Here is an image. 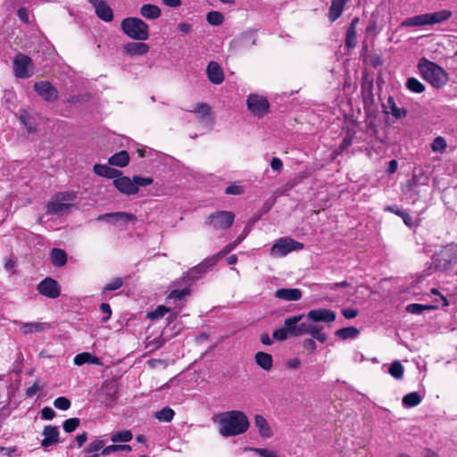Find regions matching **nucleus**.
<instances>
[{"mask_svg":"<svg viewBox=\"0 0 457 457\" xmlns=\"http://www.w3.org/2000/svg\"><path fill=\"white\" fill-rule=\"evenodd\" d=\"M452 12L449 10H442L436 12L428 13L430 25L444 22L452 17Z\"/></svg>","mask_w":457,"mask_h":457,"instance_id":"36","label":"nucleus"},{"mask_svg":"<svg viewBox=\"0 0 457 457\" xmlns=\"http://www.w3.org/2000/svg\"><path fill=\"white\" fill-rule=\"evenodd\" d=\"M108 162L112 166L125 167L129 162V155L127 151L122 150L111 156Z\"/></svg>","mask_w":457,"mask_h":457,"instance_id":"34","label":"nucleus"},{"mask_svg":"<svg viewBox=\"0 0 457 457\" xmlns=\"http://www.w3.org/2000/svg\"><path fill=\"white\" fill-rule=\"evenodd\" d=\"M154 180L149 177L134 176L132 179L120 175L112 181L116 189L127 195H136L139 187L153 184Z\"/></svg>","mask_w":457,"mask_h":457,"instance_id":"3","label":"nucleus"},{"mask_svg":"<svg viewBox=\"0 0 457 457\" xmlns=\"http://www.w3.org/2000/svg\"><path fill=\"white\" fill-rule=\"evenodd\" d=\"M54 406L59 410L66 411L71 407V402L68 398L60 396L54 401Z\"/></svg>","mask_w":457,"mask_h":457,"instance_id":"52","label":"nucleus"},{"mask_svg":"<svg viewBox=\"0 0 457 457\" xmlns=\"http://www.w3.org/2000/svg\"><path fill=\"white\" fill-rule=\"evenodd\" d=\"M190 112L195 115V118L200 123L205 126H212L213 124V117L208 104L198 103Z\"/></svg>","mask_w":457,"mask_h":457,"instance_id":"13","label":"nucleus"},{"mask_svg":"<svg viewBox=\"0 0 457 457\" xmlns=\"http://www.w3.org/2000/svg\"><path fill=\"white\" fill-rule=\"evenodd\" d=\"M270 167L273 170L279 171L283 167L282 161L278 157L272 158L270 162Z\"/></svg>","mask_w":457,"mask_h":457,"instance_id":"64","label":"nucleus"},{"mask_svg":"<svg viewBox=\"0 0 457 457\" xmlns=\"http://www.w3.org/2000/svg\"><path fill=\"white\" fill-rule=\"evenodd\" d=\"M76 196L75 192H61L54 195L57 200L62 203L71 202L76 199Z\"/></svg>","mask_w":457,"mask_h":457,"instance_id":"53","label":"nucleus"},{"mask_svg":"<svg viewBox=\"0 0 457 457\" xmlns=\"http://www.w3.org/2000/svg\"><path fill=\"white\" fill-rule=\"evenodd\" d=\"M447 143L444 137L438 136L431 143V150L435 153H444L446 150Z\"/></svg>","mask_w":457,"mask_h":457,"instance_id":"44","label":"nucleus"},{"mask_svg":"<svg viewBox=\"0 0 457 457\" xmlns=\"http://www.w3.org/2000/svg\"><path fill=\"white\" fill-rule=\"evenodd\" d=\"M123 51L129 56L145 55L149 52V46L143 41L129 42L124 45Z\"/></svg>","mask_w":457,"mask_h":457,"instance_id":"19","label":"nucleus"},{"mask_svg":"<svg viewBox=\"0 0 457 457\" xmlns=\"http://www.w3.org/2000/svg\"><path fill=\"white\" fill-rule=\"evenodd\" d=\"M342 314L345 319H353L358 315V311L351 308L343 309Z\"/></svg>","mask_w":457,"mask_h":457,"instance_id":"63","label":"nucleus"},{"mask_svg":"<svg viewBox=\"0 0 457 457\" xmlns=\"http://www.w3.org/2000/svg\"><path fill=\"white\" fill-rule=\"evenodd\" d=\"M425 25H430L428 13L407 18L401 23L402 27H421Z\"/></svg>","mask_w":457,"mask_h":457,"instance_id":"29","label":"nucleus"},{"mask_svg":"<svg viewBox=\"0 0 457 457\" xmlns=\"http://www.w3.org/2000/svg\"><path fill=\"white\" fill-rule=\"evenodd\" d=\"M433 308H434V306H432V305H423V304H420V303H411V304H409L406 307V310L410 313L420 314L422 312V311H424V310H431Z\"/></svg>","mask_w":457,"mask_h":457,"instance_id":"51","label":"nucleus"},{"mask_svg":"<svg viewBox=\"0 0 457 457\" xmlns=\"http://www.w3.org/2000/svg\"><path fill=\"white\" fill-rule=\"evenodd\" d=\"M359 21L358 17L353 18L346 30L345 45L349 49L356 46V27Z\"/></svg>","mask_w":457,"mask_h":457,"instance_id":"24","label":"nucleus"},{"mask_svg":"<svg viewBox=\"0 0 457 457\" xmlns=\"http://www.w3.org/2000/svg\"><path fill=\"white\" fill-rule=\"evenodd\" d=\"M304 317L303 314H299L295 316L289 317L285 320L284 327L287 331L288 335L291 337H298V322Z\"/></svg>","mask_w":457,"mask_h":457,"instance_id":"31","label":"nucleus"},{"mask_svg":"<svg viewBox=\"0 0 457 457\" xmlns=\"http://www.w3.org/2000/svg\"><path fill=\"white\" fill-rule=\"evenodd\" d=\"M100 311L102 313L104 314V316L102 318V321L105 322V321L109 320V319L111 318V315H112V310H111L110 304L106 303H101Z\"/></svg>","mask_w":457,"mask_h":457,"instance_id":"57","label":"nucleus"},{"mask_svg":"<svg viewBox=\"0 0 457 457\" xmlns=\"http://www.w3.org/2000/svg\"><path fill=\"white\" fill-rule=\"evenodd\" d=\"M175 415L174 411L170 407H164L161 411H156L154 417L162 422H170Z\"/></svg>","mask_w":457,"mask_h":457,"instance_id":"42","label":"nucleus"},{"mask_svg":"<svg viewBox=\"0 0 457 457\" xmlns=\"http://www.w3.org/2000/svg\"><path fill=\"white\" fill-rule=\"evenodd\" d=\"M139 13L147 20H156L161 17L162 11L155 4H145L140 7Z\"/></svg>","mask_w":457,"mask_h":457,"instance_id":"30","label":"nucleus"},{"mask_svg":"<svg viewBox=\"0 0 457 457\" xmlns=\"http://www.w3.org/2000/svg\"><path fill=\"white\" fill-rule=\"evenodd\" d=\"M254 425L262 437L270 438L272 436V429L262 415L257 414L254 416Z\"/></svg>","mask_w":457,"mask_h":457,"instance_id":"27","label":"nucleus"},{"mask_svg":"<svg viewBox=\"0 0 457 457\" xmlns=\"http://www.w3.org/2000/svg\"><path fill=\"white\" fill-rule=\"evenodd\" d=\"M322 330H323L322 326L315 324L314 322H309L307 335L312 336L313 338L318 340L320 343H324V342H326L328 337Z\"/></svg>","mask_w":457,"mask_h":457,"instance_id":"35","label":"nucleus"},{"mask_svg":"<svg viewBox=\"0 0 457 457\" xmlns=\"http://www.w3.org/2000/svg\"><path fill=\"white\" fill-rule=\"evenodd\" d=\"M51 260L55 267H62L67 262V254L62 249L54 248L51 252Z\"/></svg>","mask_w":457,"mask_h":457,"instance_id":"37","label":"nucleus"},{"mask_svg":"<svg viewBox=\"0 0 457 457\" xmlns=\"http://www.w3.org/2000/svg\"><path fill=\"white\" fill-rule=\"evenodd\" d=\"M306 319L312 322H333L336 320V312L328 309H314L308 312Z\"/></svg>","mask_w":457,"mask_h":457,"instance_id":"16","label":"nucleus"},{"mask_svg":"<svg viewBox=\"0 0 457 457\" xmlns=\"http://www.w3.org/2000/svg\"><path fill=\"white\" fill-rule=\"evenodd\" d=\"M274 295L284 301L295 302L302 298V291L298 288H279L275 291Z\"/></svg>","mask_w":457,"mask_h":457,"instance_id":"21","label":"nucleus"},{"mask_svg":"<svg viewBox=\"0 0 457 457\" xmlns=\"http://www.w3.org/2000/svg\"><path fill=\"white\" fill-rule=\"evenodd\" d=\"M122 32L131 39L145 41L149 37V26L141 19L128 17L121 21Z\"/></svg>","mask_w":457,"mask_h":457,"instance_id":"4","label":"nucleus"},{"mask_svg":"<svg viewBox=\"0 0 457 457\" xmlns=\"http://www.w3.org/2000/svg\"><path fill=\"white\" fill-rule=\"evenodd\" d=\"M254 360L257 365H259L262 370L266 371H270L271 370L273 365L271 354L264 352H258L255 353Z\"/></svg>","mask_w":457,"mask_h":457,"instance_id":"33","label":"nucleus"},{"mask_svg":"<svg viewBox=\"0 0 457 457\" xmlns=\"http://www.w3.org/2000/svg\"><path fill=\"white\" fill-rule=\"evenodd\" d=\"M190 295V289L188 287L183 289L171 290L168 295L169 299L182 300Z\"/></svg>","mask_w":457,"mask_h":457,"instance_id":"49","label":"nucleus"},{"mask_svg":"<svg viewBox=\"0 0 457 457\" xmlns=\"http://www.w3.org/2000/svg\"><path fill=\"white\" fill-rule=\"evenodd\" d=\"M235 215L232 212L218 211L210 214L205 223L211 225L215 230L229 228L234 222Z\"/></svg>","mask_w":457,"mask_h":457,"instance_id":"7","label":"nucleus"},{"mask_svg":"<svg viewBox=\"0 0 457 457\" xmlns=\"http://www.w3.org/2000/svg\"><path fill=\"white\" fill-rule=\"evenodd\" d=\"M206 21L212 26H219L223 22L224 17L221 12L218 11H212L207 13Z\"/></svg>","mask_w":457,"mask_h":457,"instance_id":"45","label":"nucleus"},{"mask_svg":"<svg viewBox=\"0 0 457 457\" xmlns=\"http://www.w3.org/2000/svg\"><path fill=\"white\" fill-rule=\"evenodd\" d=\"M421 402V396L417 392H411L403 397V404L405 407L411 408L419 405Z\"/></svg>","mask_w":457,"mask_h":457,"instance_id":"40","label":"nucleus"},{"mask_svg":"<svg viewBox=\"0 0 457 457\" xmlns=\"http://www.w3.org/2000/svg\"><path fill=\"white\" fill-rule=\"evenodd\" d=\"M386 113H391L396 119H401L406 116L407 111L403 108H398L392 96H389L386 103L382 105Z\"/></svg>","mask_w":457,"mask_h":457,"instance_id":"25","label":"nucleus"},{"mask_svg":"<svg viewBox=\"0 0 457 457\" xmlns=\"http://www.w3.org/2000/svg\"><path fill=\"white\" fill-rule=\"evenodd\" d=\"M96 220L99 221H106L112 224H117L119 222L128 223L129 221H135L136 216L134 214L124 212H117L99 215Z\"/></svg>","mask_w":457,"mask_h":457,"instance_id":"15","label":"nucleus"},{"mask_svg":"<svg viewBox=\"0 0 457 457\" xmlns=\"http://www.w3.org/2000/svg\"><path fill=\"white\" fill-rule=\"evenodd\" d=\"M406 87L414 93H422L425 90L424 85L415 78H409L407 79Z\"/></svg>","mask_w":457,"mask_h":457,"instance_id":"46","label":"nucleus"},{"mask_svg":"<svg viewBox=\"0 0 457 457\" xmlns=\"http://www.w3.org/2000/svg\"><path fill=\"white\" fill-rule=\"evenodd\" d=\"M457 262V245L449 244L444 246L432 257V264L437 270H447Z\"/></svg>","mask_w":457,"mask_h":457,"instance_id":"5","label":"nucleus"},{"mask_svg":"<svg viewBox=\"0 0 457 457\" xmlns=\"http://www.w3.org/2000/svg\"><path fill=\"white\" fill-rule=\"evenodd\" d=\"M122 285H123V280L120 278H115L104 286V291L117 290V289L120 288L122 287Z\"/></svg>","mask_w":457,"mask_h":457,"instance_id":"54","label":"nucleus"},{"mask_svg":"<svg viewBox=\"0 0 457 457\" xmlns=\"http://www.w3.org/2000/svg\"><path fill=\"white\" fill-rule=\"evenodd\" d=\"M118 385L115 381H105L103 383L99 397L106 406H112L117 399Z\"/></svg>","mask_w":457,"mask_h":457,"instance_id":"10","label":"nucleus"},{"mask_svg":"<svg viewBox=\"0 0 457 457\" xmlns=\"http://www.w3.org/2000/svg\"><path fill=\"white\" fill-rule=\"evenodd\" d=\"M18 17L21 21H22L24 23H29V11L25 7H21L18 10Z\"/></svg>","mask_w":457,"mask_h":457,"instance_id":"62","label":"nucleus"},{"mask_svg":"<svg viewBox=\"0 0 457 457\" xmlns=\"http://www.w3.org/2000/svg\"><path fill=\"white\" fill-rule=\"evenodd\" d=\"M105 443L104 440L96 439L92 441L85 449L87 453H97L100 450H102L104 446Z\"/></svg>","mask_w":457,"mask_h":457,"instance_id":"48","label":"nucleus"},{"mask_svg":"<svg viewBox=\"0 0 457 457\" xmlns=\"http://www.w3.org/2000/svg\"><path fill=\"white\" fill-rule=\"evenodd\" d=\"M404 368L399 361H394L389 369V374L395 379H402L403 377Z\"/></svg>","mask_w":457,"mask_h":457,"instance_id":"43","label":"nucleus"},{"mask_svg":"<svg viewBox=\"0 0 457 457\" xmlns=\"http://www.w3.org/2000/svg\"><path fill=\"white\" fill-rule=\"evenodd\" d=\"M72 204L69 203H62L57 200L55 197H54V199L48 202L46 205V213L62 215L68 212Z\"/></svg>","mask_w":457,"mask_h":457,"instance_id":"22","label":"nucleus"},{"mask_svg":"<svg viewBox=\"0 0 457 457\" xmlns=\"http://www.w3.org/2000/svg\"><path fill=\"white\" fill-rule=\"evenodd\" d=\"M360 334V331L354 327L343 328L337 330L336 335L345 340L349 338H356Z\"/></svg>","mask_w":457,"mask_h":457,"instance_id":"41","label":"nucleus"},{"mask_svg":"<svg viewBox=\"0 0 457 457\" xmlns=\"http://www.w3.org/2000/svg\"><path fill=\"white\" fill-rule=\"evenodd\" d=\"M20 120L21 123L26 127L27 131L29 133H32L35 130L33 124L29 121V118L27 113H22L20 115Z\"/></svg>","mask_w":457,"mask_h":457,"instance_id":"58","label":"nucleus"},{"mask_svg":"<svg viewBox=\"0 0 457 457\" xmlns=\"http://www.w3.org/2000/svg\"><path fill=\"white\" fill-rule=\"evenodd\" d=\"M169 312H170V308L165 307L164 305H159L154 311L147 313V318L151 320H157Z\"/></svg>","mask_w":457,"mask_h":457,"instance_id":"47","label":"nucleus"},{"mask_svg":"<svg viewBox=\"0 0 457 457\" xmlns=\"http://www.w3.org/2000/svg\"><path fill=\"white\" fill-rule=\"evenodd\" d=\"M94 172L101 177H104L107 179H116V177L121 175V171L119 170L109 167L104 164H95L93 167Z\"/></svg>","mask_w":457,"mask_h":457,"instance_id":"28","label":"nucleus"},{"mask_svg":"<svg viewBox=\"0 0 457 457\" xmlns=\"http://www.w3.org/2000/svg\"><path fill=\"white\" fill-rule=\"evenodd\" d=\"M42 435L44 438L41 442V445L44 448H47L59 442V430L57 427L51 425L46 426Z\"/></svg>","mask_w":457,"mask_h":457,"instance_id":"18","label":"nucleus"},{"mask_svg":"<svg viewBox=\"0 0 457 457\" xmlns=\"http://www.w3.org/2000/svg\"><path fill=\"white\" fill-rule=\"evenodd\" d=\"M217 263L216 256H210L205 258L201 263L195 266L191 269L187 276L190 279L195 280L200 278L204 273H205L210 268L214 266Z\"/></svg>","mask_w":457,"mask_h":457,"instance_id":"17","label":"nucleus"},{"mask_svg":"<svg viewBox=\"0 0 457 457\" xmlns=\"http://www.w3.org/2000/svg\"><path fill=\"white\" fill-rule=\"evenodd\" d=\"M41 417L46 420H53L55 417V411L51 407H44L41 410Z\"/></svg>","mask_w":457,"mask_h":457,"instance_id":"61","label":"nucleus"},{"mask_svg":"<svg viewBox=\"0 0 457 457\" xmlns=\"http://www.w3.org/2000/svg\"><path fill=\"white\" fill-rule=\"evenodd\" d=\"M79 418H71L65 420L62 423V428L65 432L71 433L76 430V428L79 426Z\"/></svg>","mask_w":457,"mask_h":457,"instance_id":"50","label":"nucleus"},{"mask_svg":"<svg viewBox=\"0 0 457 457\" xmlns=\"http://www.w3.org/2000/svg\"><path fill=\"white\" fill-rule=\"evenodd\" d=\"M39 294L48 298L55 299L61 295V287L59 283L51 278H46L37 287Z\"/></svg>","mask_w":457,"mask_h":457,"instance_id":"11","label":"nucleus"},{"mask_svg":"<svg viewBox=\"0 0 457 457\" xmlns=\"http://www.w3.org/2000/svg\"><path fill=\"white\" fill-rule=\"evenodd\" d=\"M209 80L216 85H220L224 80V73L221 67L216 62H211L206 69Z\"/></svg>","mask_w":457,"mask_h":457,"instance_id":"20","label":"nucleus"},{"mask_svg":"<svg viewBox=\"0 0 457 457\" xmlns=\"http://www.w3.org/2000/svg\"><path fill=\"white\" fill-rule=\"evenodd\" d=\"M350 0H332L328 10V18L331 22L336 21L343 13L345 5Z\"/></svg>","mask_w":457,"mask_h":457,"instance_id":"26","label":"nucleus"},{"mask_svg":"<svg viewBox=\"0 0 457 457\" xmlns=\"http://www.w3.org/2000/svg\"><path fill=\"white\" fill-rule=\"evenodd\" d=\"M272 336L273 338L278 341H284L290 337L285 327L275 329Z\"/></svg>","mask_w":457,"mask_h":457,"instance_id":"56","label":"nucleus"},{"mask_svg":"<svg viewBox=\"0 0 457 457\" xmlns=\"http://www.w3.org/2000/svg\"><path fill=\"white\" fill-rule=\"evenodd\" d=\"M252 451L262 457H278L275 452L266 448H253Z\"/></svg>","mask_w":457,"mask_h":457,"instance_id":"60","label":"nucleus"},{"mask_svg":"<svg viewBox=\"0 0 457 457\" xmlns=\"http://www.w3.org/2000/svg\"><path fill=\"white\" fill-rule=\"evenodd\" d=\"M51 328L48 322H25L21 324V331L24 335L43 332Z\"/></svg>","mask_w":457,"mask_h":457,"instance_id":"23","label":"nucleus"},{"mask_svg":"<svg viewBox=\"0 0 457 457\" xmlns=\"http://www.w3.org/2000/svg\"><path fill=\"white\" fill-rule=\"evenodd\" d=\"M13 73L19 79H28L33 74L32 59L21 53L15 55L13 59Z\"/></svg>","mask_w":457,"mask_h":457,"instance_id":"8","label":"nucleus"},{"mask_svg":"<svg viewBox=\"0 0 457 457\" xmlns=\"http://www.w3.org/2000/svg\"><path fill=\"white\" fill-rule=\"evenodd\" d=\"M95 8L96 16L105 22L113 20V12L105 0H87Z\"/></svg>","mask_w":457,"mask_h":457,"instance_id":"14","label":"nucleus"},{"mask_svg":"<svg viewBox=\"0 0 457 457\" xmlns=\"http://www.w3.org/2000/svg\"><path fill=\"white\" fill-rule=\"evenodd\" d=\"M303 248V244L290 237H281L274 243L270 248V253L274 257H283L293 251H299Z\"/></svg>","mask_w":457,"mask_h":457,"instance_id":"6","label":"nucleus"},{"mask_svg":"<svg viewBox=\"0 0 457 457\" xmlns=\"http://www.w3.org/2000/svg\"><path fill=\"white\" fill-rule=\"evenodd\" d=\"M247 108L255 116L262 117L269 112L270 104L266 97L252 94L246 100Z\"/></svg>","mask_w":457,"mask_h":457,"instance_id":"9","label":"nucleus"},{"mask_svg":"<svg viewBox=\"0 0 457 457\" xmlns=\"http://www.w3.org/2000/svg\"><path fill=\"white\" fill-rule=\"evenodd\" d=\"M238 245L236 244V241L228 244L221 251H220L218 253L214 254L213 256L217 257V262L226 254L229 253L231 251H233Z\"/></svg>","mask_w":457,"mask_h":457,"instance_id":"55","label":"nucleus"},{"mask_svg":"<svg viewBox=\"0 0 457 457\" xmlns=\"http://www.w3.org/2000/svg\"><path fill=\"white\" fill-rule=\"evenodd\" d=\"M219 432L221 436L229 437L245 433L249 428L246 415L240 411H229L218 416Z\"/></svg>","mask_w":457,"mask_h":457,"instance_id":"1","label":"nucleus"},{"mask_svg":"<svg viewBox=\"0 0 457 457\" xmlns=\"http://www.w3.org/2000/svg\"><path fill=\"white\" fill-rule=\"evenodd\" d=\"M133 438V434L130 430H121L111 435V441L113 443H128Z\"/></svg>","mask_w":457,"mask_h":457,"instance_id":"39","label":"nucleus"},{"mask_svg":"<svg viewBox=\"0 0 457 457\" xmlns=\"http://www.w3.org/2000/svg\"><path fill=\"white\" fill-rule=\"evenodd\" d=\"M243 192H244L243 187L241 186H237V185H230L228 187H227L225 189V193L227 195H239L243 194Z\"/></svg>","mask_w":457,"mask_h":457,"instance_id":"59","label":"nucleus"},{"mask_svg":"<svg viewBox=\"0 0 457 457\" xmlns=\"http://www.w3.org/2000/svg\"><path fill=\"white\" fill-rule=\"evenodd\" d=\"M34 89L46 102L51 103L58 99V90L49 81L36 82Z\"/></svg>","mask_w":457,"mask_h":457,"instance_id":"12","label":"nucleus"},{"mask_svg":"<svg viewBox=\"0 0 457 457\" xmlns=\"http://www.w3.org/2000/svg\"><path fill=\"white\" fill-rule=\"evenodd\" d=\"M424 79L430 83L434 87L440 88L445 85L449 79L448 74L439 65L422 58L418 65Z\"/></svg>","mask_w":457,"mask_h":457,"instance_id":"2","label":"nucleus"},{"mask_svg":"<svg viewBox=\"0 0 457 457\" xmlns=\"http://www.w3.org/2000/svg\"><path fill=\"white\" fill-rule=\"evenodd\" d=\"M353 132L347 131L345 137L343 138L338 147L333 151V155L335 157L342 154V153L353 144Z\"/></svg>","mask_w":457,"mask_h":457,"instance_id":"38","label":"nucleus"},{"mask_svg":"<svg viewBox=\"0 0 457 457\" xmlns=\"http://www.w3.org/2000/svg\"><path fill=\"white\" fill-rule=\"evenodd\" d=\"M73 361H74V364L77 366H81L85 363L96 364V365L102 364L101 360L97 356L93 355L87 352L77 354L74 357Z\"/></svg>","mask_w":457,"mask_h":457,"instance_id":"32","label":"nucleus"}]
</instances>
